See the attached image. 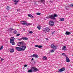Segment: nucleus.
Returning <instances> with one entry per match:
<instances>
[{"label": "nucleus", "mask_w": 73, "mask_h": 73, "mask_svg": "<svg viewBox=\"0 0 73 73\" xmlns=\"http://www.w3.org/2000/svg\"><path fill=\"white\" fill-rule=\"evenodd\" d=\"M18 45L19 46L22 45V46H21V51H24L25 49L26 48V46L25 45H26V44L24 42V41L19 42L18 43Z\"/></svg>", "instance_id": "obj_1"}, {"label": "nucleus", "mask_w": 73, "mask_h": 73, "mask_svg": "<svg viewBox=\"0 0 73 73\" xmlns=\"http://www.w3.org/2000/svg\"><path fill=\"white\" fill-rule=\"evenodd\" d=\"M58 16L56 14L51 15H50L46 17V19H51L55 20H56V17H57Z\"/></svg>", "instance_id": "obj_2"}, {"label": "nucleus", "mask_w": 73, "mask_h": 73, "mask_svg": "<svg viewBox=\"0 0 73 73\" xmlns=\"http://www.w3.org/2000/svg\"><path fill=\"white\" fill-rule=\"evenodd\" d=\"M10 40V42L12 44V45H15V43L14 42V40H15V38L13 37Z\"/></svg>", "instance_id": "obj_3"}, {"label": "nucleus", "mask_w": 73, "mask_h": 73, "mask_svg": "<svg viewBox=\"0 0 73 73\" xmlns=\"http://www.w3.org/2000/svg\"><path fill=\"white\" fill-rule=\"evenodd\" d=\"M31 69H33V72H38V71H39V70H38L37 68H35L34 67H32L31 68Z\"/></svg>", "instance_id": "obj_4"}, {"label": "nucleus", "mask_w": 73, "mask_h": 73, "mask_svg": "<svg viewBox=\"0 0 73 73\" xmlns=\"http://www.w3.org/2000/svg\"><path fill=\"white\" fill-rule=\"evenodd\" d=\"M50 29L48 27H46L44 29V31L45 32H48L49 31Z\"/></svg>", "instance_id": "obj_5"}, {"label": "nucleus", "mask_w": 73, "mask_h": 73, "mask_svg": "<svg viewBox=\"0 0 73 73\" xmlns=\"http://www.w3.org/2000/svg\"><path fill=\"white\" fill-rule=\"evenodd\" d=\"M54 24V22L52 21H50L49 22V25H50V26H53Z\"/></svg>", "instance_id": "obj_6"}, {"label": "nucleus", "mask_w": 73, "mask_h": 73, "mask_svg": "<svg viewBox=\"0 0 73 73\" xmlns=\"http://www.w3.org/2000/svg\"><path fill=\"white\" fill-rule=\"evenodd\" d=\"M32 57H34L35 58H37L38 57V55L35 54L32 55Z\"/></svg>", "instance_id": "obj_7"}, {"label": "nucleus", "mask_w": 73, "mask_h": 73, "mask_svg": "<svg viewBox=\"0 0 73 73\" xmlns=\"http://www.w3.org/2000/svg\"><path fill=\"white\" fill-rule=\"evenodd\" d=\"M15 48L18 51H21V48L20 47H15Z\"/></svg>", "instance_id": "obj_8"}, {"label": "nucleus", "mask_w": 73, "mask_h": 73, "mask_svg": "<svg viewBox=\"0 0 73 73\" xmlns=\"http://www.w3.org/2000/svg\"><path fill=\"white\" fill-rule=\"evenodd\" d=\"M21 40H28V38L27 37H25L21 38Z\"/></svg>", "instance_id": "obj_9"}, {"label": "nucleus", "mask_w": 73, "mask_h": 73, "mask_svg": "<svg viewBox=\"0 0 73 73\" xmlns=\"http://www.w3.org/2000/svg\"><path fill=\"white\" fill-rule=\"evenodd\" d=\"M14 50L15 49L13 48H11L10 50V52L11 53H13V52H14Z\"/></svg>", "instance_id": "obj_10"}, {"label": "nucleus", "mask_w": 73, "mask_h": 73, "mask_svg": "<svg viewBox=\"0 0 73 73\" xmlns=\"http://www.w3.org/2000/svg\"><path fill=\"white\" fill-rule=\"evenodd\" d=\"M66 61L67 62H70V60L69 59V58L68 57H66Z\"/></svg>", "instance_id": "obj_11"}, {"label": "nucleus", "mask_w": 73, "mask_h": 73, "mask_svg": "<svg viewBox=\"0 0 73 73\" xmlns=\"http://www.w3.org/2000/svg\"><path fill=\"white\" fill-rule=\"evenodd\" d=\"M14 30H15V29L10 28L8 29V31H9V32H11L12 31H14Z\"/></svg>", "instance_id": "obj_12"}, {"label": "nucleus", "mask_w": 73, "mask_h": 73, "mask_svg": "<svg viewBox=\"0 0 73 73\" xmlns=\"http://www.w3.org/2000/svg\"><path fill=\"white\" fill-rule=\"evenodd\" d=\"M71 33L70 32H68V31H66V33H65V35H70V34Z\"/></svg>", "instance_id": "obj_13"}, {"label": "nucleus", "mask_w": 73, "mask_h": 73, "mask_svg": "<svg viewBox=\"0 0 73 73\" xmlns=\"http://www.w3.org/2000/svg\"><path fill=\"white\" fill-rule=\"evenodd\" d=\"M66 46H63V47L62 48V50H64L65 51V50H66Z\"/></svg>", "instance_id": "obj_14"}, {"label": "nucleus", "mask_w": 73, "mask_h": 73, "mask_svg": "<svg viewBox=\"0 0 73 73\" xmlns=\"http://www.w3.org/2000/svg\"><path fill=\"white\" fill-rule=\"evenodd\" d=\"M37 28L38 30H40V29H41V26L38 25L37 26Z\"/></svg>", "instance_id": "obj_15"}, {"label": "nucleus", "mask_w": 73, "mask_h": 73, "mask_svg": "<svg viewBox=\"0 0 73 73\" xmlns=\"http://www.w3.org/2000/svg\"><path fill=\"white\" fill-rule=\"evenodd\" d=\"M33 69H31V70H29L28 72L29 73H32L33 72Z\"/></svg>", "instance_id": "obj_16"}, {"label": "nucleus", "mask_w": 73, "mask_h": 73, "mask_svg": "<svg viewBox=\"0 0 73 73\" xmlns=\"http://www.w3.org/2000/svg\"><path fill=\"white\" fill-rule=\"evenodd\" d=\"M58 72H59V73H60V72H63V70H62V69H59L58 70Z\"/></svg>", "instance_id": "obj_17"}, {"label": "nucleus", "mask_w": 73, "mask_h": 73, "mask_svg": "<svg viewBox=\"0 0 73 73\" xmlns=\"http://www.w3.org/2000/svg\"><path fill=\"white\" fill-rule=\"evenodd\" d=\"M6 9H7V10H9V9H11V8H10L9 7L7 6L6 7Z\"/></svg>", "instance_id": "obj_18"}, {"label": "nucleus", "mask_w": 73, "mask_h": 73, "mask_svg": "<svg viewBox=\"0 0 73 73\" xmlns=\"http://www.w3.org/2000/svg\"><path fill=\"white\" fill-rule=\"evenodd\" d=\"M43 60H47V57L46 56H43Z\"/></svg>", "instance_id": "obj_19"}, {"label": "nucleus", "mask_w": 73, "mask_h": 73, "mask_svg": "<svg viewBox=\"0 0 73 73\" xmlns=\"http://www.w3.org/2000/svg\"><path fill=\"white\" fill-rule=\"evenodd\" d=\"M64 20H65V19H64V18H61L60 19V20L61 21H64Z\"/></svg>", "instance_id": "obj_20"}, {"label": "nucleus", "mask_w": 73, "mask_h": 73, "mask_svg": "<svg viewBox=\"0 0 73 73\" xmlns=\"http://www.w3.org/2000/svg\"><path fill=\"white\" fill-rule=\"evenodd\" d=\"M28 16L30 17H33V16H32L31 14H29L28 15Z\"/></svg>", "instance_id": "obj_21"}, {"label": "nucleus", "mask_w": 73, "mask_h": 73, "mask_svg": "<svg viewBox=\"0 0 73 73\" xmlns=\"http://www.w3.org/2000/svg\"><path fill=\"white\" fill-rule=\"evenodd\" d=\"M25 21H20V22L23 25L25 23Z\"/></svg>", "instance_id": "obj_22"}, {"label": "nucleus", "mask_w": 73, "mask_h": 73, "mask_svg": "<svg viewBox=\"0 0 73 73\" xmlns=\"http://www.w3.org/2000/svg\"><path fill=\"white\" fill-rule=\"evenodd\" d=\"M13 1L15 3H18L19 1V0H13Z\"/></svg>", "instance_id": "obj_23"}, {"label": "nucleus", "mask_w": 73, "mask_h": 73, "mask_svg": "<svg viewBox=\"0 0 73 73\" xmlns=\"http://www.w3.org/2000/svg\"><path fill=\"white\" fill-rule=\"evenodd\" d=\"M31 25V23H27L26 22V25H27V26H28L29 25Z\"/></svg>", "instance_id": "obj_24"}, {"label": "nucleus", "mask_w": 73, "mask_h": 73, "mask_svg": "<svg viewBox=\"0 0 73 73\" xmlns=\"http://www.w3.org/2000/svg\"><path fill=\"white\" fill-rule=\"evenodd\" d=\"M57 47V46H54L53 48H54V49H56Z\"/></svg>", "instance_id": "obj_25"}, {"label": "nucleus", "mask_w": 73, "mask_h": 73, "mask_svg": "<svg viewBox=\"0 0 73 73\" xmlns=\"http://www.w3.org/2000/svg\"><path fill=\"white\" fill-rule=\"evenodd\" d=\"M61 69L62 70H63V71H64L65 70V68L63 67Z\"/></svg>", "instance_id": "obj_26"}, {"label": "nucleus", "mask_w": 73, "mask_h": 73, "mask_svg": "<svg viewBox=\"0 0 73 73\" xmlns=\"http://www.w3.org/2000/svg\"><path fill=\"white\" fill-rule=\"evenodd\" d=\"M45 0H40V1L42 3H45Z\"/></svg>", "instance_id": "obj_27"}, {"label": "nucleus", "mask_w": 73, "mask_h": 73, "mask_svg": "<svg viewBox=\"0 0 73 73\" xmlns=\"http://www.w3.org/2000/svg\"><path fill=\"white\" fill-rule=\"evenodd\" d=\"M54 46V44H51V48H53Z\"/></svg>", "instance_id": "obj_28"}, {"label": "nucleus", "mask_w": 73, "mask_h": 73, "mask_svg": "<svg viewBox=\"0 0 73 73\" xmlns=\"http://www.w3.org/2000/svg\"><path fill=\"white\" fill-rule=\"evenodd\" d=\"M23 25H27V22L25 21L24 24H23Z\"/></svg>", "instance_id": "obj_29"}, {"label": "nucleus", "mask_w": 73, "mask_h": 73, "mask_svg": "<svg viewBox=\"0 0 73 73\" xmlns=\"http://www.w3.org/2000/svg\"><path fill=\"white\" fill-rule=\"evenodd\" d=\"M54 50H53V49H52L51 50H50V52H51V53H53V52H54Z\"/></svg>", "instance_id": "obj_30"}, {"label": "nucleus", "mask_w": 73, "mask_h": 73, "mask_svg": "<svg viewBox=\"0 0 73 73\" xmlns=\"http://www.w3.org/2000/svg\"><path fill=\"white\" fill-rule=\"evenodd\" d=\"M13 33H14V34H16L17 33V31H16V30L14 31Z\"/></svg>", "instance_id": "obj_31"}, {"label": "nucleus", "mask_w": 73, "mask_h": 73, "mask_svg": "<svg viewBox=\"0 0 73 73\" xmlns=\"http://www.w3.org/2000/svg\"><path fill=\"white\" fill-rule=\"evenodd\" d=\"M2 49H3V46H2L0 48V50H1Z\"/></svg>", "instance_id": "obj_32"}, {"label": "nucleus", "mask_w": 73, "mask_h": 73, "mask_svg": "<svg viewBox=\"0 0 73 73\" xmlns=\"http://www.w3.org/2000/svg\"><path fill=\"white\" fill-rule=\"evenodd\" d=\"M36 14L37 15H40L41 14V13H36Z\"/></svg>", "instance_id": "obj_33"}, {"label": "nucleus", "mask_w": 73, "mask_h": 73, "mask_svg": "<svg viewBox=\"0 0 73 73\" xmlns=\"http://www.w3.org/2000/svg\"><path fill=\"white\" fill-rule=\"evenodd\" d=\"M42 46H38V48H42Z\"/></svg>", "instance_id": "obj_34"}, {"label": "nucleus", "mask_w": 73, "mask_h": 73, "mask_svg": "<svg viewBox=\"0 0 73 73\" xmlns=\"http://www.w3.org/2000/svg\"><path fill=\"white\" fill-rule=\"evenodd\" d=\"M70 7H73V4H72L70 5Z\"/></svg>", "instance_id": "obj_35"}, {"label": "nucleus", "mask_w": 73, "mask_h": 73, "mask_svg": "<svg viewBox=\"0 0 73 73\" xmlns=\"http://www.w3.org/2000/svg\"><path fill=\"white\" fill-rule=\"evenodd\" d=\"M20 35V34H17V36H19Z\"/></svg>", "instance_id": "obj_36"}, {"label": "nucleus", "mask_w": 73, "mask_h": 73, "mask_svg": "<svg viewBox=\"0 0 73 73\" xmlns=\"http://www.w3.org/2000/svg\"><path fill=\"white\" fill-rule=\"evenodd\" d=\"M29 33H30L31 34H32V33H33V32H32V31H30V32H29Z\"/></svg>", "instance_id": "obj_37"}, {"label": "nucleus", "mask_w": 73, "mask_h": 73, "mask_svg": "<svg viewBox=\"0 0 73 73\" xmlns=\"http://www.w3.org/2000/svg\"><path fill=\"white\" fill-rule=\"evenodd\" d=\"M65 53H62V56H64L65 55Z\"/></svg>", "instance_id": "obj_38"}, {"label": "nucleus", "mask_w": 73, "mask_h": 73, "mask_svg": "<svg viewBox=\"0 0 73 73\" xmlns=\"http://www.w3.org/2000/svg\"><path fill=\"white\" fill-rule=\"evenodd\" d=\"M27 64H25L24 65V67H27Z\"/></svg>", "instance_id": "obj_39"}, {"label": "nucleus", "mask_w": 73, "mask_h": 73, "mask_svg": "<svg viewBox=\"0 0 73 73\" xmlns=\"http://www.w3.org/2000/svg\"><path fill=\"white\" fill-rule=\"evenodd\" d=\"M35 47H38V45H35Z\"/></svg>", "instance_id": "obj_40"}, {"label": "nucleus", "mask_w": 73, "mask_h": 73, "mask_svg": "<svg viewBox=\"0 0 73 73\" xmlns=\"http://www.w3.org/2000/svg\"><path fill=\"white\" fill-rule=\"evenodd\" d=\"M4 60V58H1V61H3Z\"/></svg>", "instance_id": "obj_41"}, {"label": "nucleus", "mask_w": 73, "mask_h": 73, "mask_svg": "<svg viewBox=\"0 0 73 73\" xmlns=\"http://www.w3.org/2000/svg\"><path fill=\"white\" fill-rule=\"evenodd\" d=\"M17 4V2H15V3H14L15 5H16V4Z\"/></svg>", "instance_id": "obj_42"}, {"label": "nucleus", "mask_w": 73, "mask_h": 73, "mask_svg": "<svg viewBox=\"0 0 73 73\" xmlns=\"http://www.w3.org/2000/svg\"><path fill=\"white\" fill-rule=\"evenodd\" d=\"M65 8L66 9H67V8H68V7L67 6H66V7H65Z\"/></svg>", "instance_id": "obj_43"}, {"label": "nucleus", "mask_w": 73, "mask_h": 73, "mask_svg": "<svg viewBox=\"0 0 73 73\" xmlns=\"http://www.w3.org/2000/svg\"><path fill=\"white\" fill-rule=\"evenodd\" d=\"M54 33H55V32L54 31V32H53L52 33V34L53 35V34H54Z\"/></svg>", "instance_id": "obj_44"}, {"label": "nucleus", "mask_w": 73, "mask_h": 73, "mask_svg": "<svg viewBox=\"0 0 73 73\" xmlns=\"http://www.w3.org/2000/svg\"><path fill=\"white\" fill-rule=\"evenodd\" d=\"M31 60H34V59L33 58H32Z\"/></svg>", "instance_id": "obj_45"}, {"label": "nucleus", "mask_w": 73, "mask_h": 73, "mask_svg": "<svg viewBox=\"0 0 73 73\" xmlns=\"http://www.w3.org/2000/svg\"><path fill=\"white\" fill-rule=\"evenodd\" d=\"M50 1V2L51 3H52V1Z\"/></svg>", "instance_id": "obj_46"}, {"label": "nucleus", "mask_w": 73, "mask_h": 73, "mask_svg": "<svg viewBox=\"0 0 73 73\" xmlns=\"http://www.w3.org/2000/svg\"><path fill=\"white\" fill-rule=\"evenodd\" d=\"M17 11H19V10H17Z\"/></svg>", "instance_id": "obj_47"}, {"label": "nucleus", "mask_w": 73, "mask_h": 73, "mask_svg": "<svg viewBox=\"0 0 73 73\" xmlns=\"http://www.w3.org/2000/svg\"><path fill=\"white\" fill-rule=\"evenodd\" d=\"M0 58H1V57H0Z\"/></svg>", "instance_id": "obj_48"}, {"label": "nucleus", "mask_w": 73, "mask_h": 73, "mask_svg": "<svg viewBox=\"0 0 73 73\" xmlns=\"http://www.w3.org/2000/svg\"><path fill=\"white\" fill-rule=\"evenodd\" d=\"M24 30H25L24 29Z\"/></svg>", "instance_id": "obj_49"}, {"label": "nucleus", "mask_w": 73, "mask_h": 73, "mask_svg": "<svg viewBox=\"0 0 73 73\" xmlns=\"http://www.w3.org/2000/svg\"><path fill=\"white\" fill-rule=\"evenodd\" d=\"M24 30H25L24 29Z\"/></svg>", "instance_id": "obj_50"}, {"label": "nucleus", "mask_w": 73, "mask_h": 73, "mask_svg": "<svg viewBox=\"0 0 73 73\" xmlns=\"http://www.w3.org/2000/svg\"><path fill=\"white\" fill-rule=\"evenodd\" d=\"M24 30H25L24 29Z\"/></svg>", "instance_id": "obj_51"}]
</instances>
